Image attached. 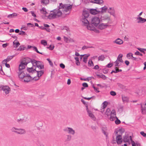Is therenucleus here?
Wrapping results in <instances>:
<instances>
[{
	"label": "nucleus",
	"mask_w": 146,
	"mask_h": 146,
	"mask_svg": "<svg viewBox=\"0 0 146 146\" xmlns=\"http://www.w3.org/2000/svg\"><path fill=\"white\" fill-rule=\"evenodd\" d=\"M108 10V13H110L111 15H113L114 17H115V10L113 7H110Z\"/></svg>",
	"instance_id": "nucleus-12"
},
{
	"label": "nucleus",
	"mask_w": 146,
	"mask_h": 146,
	"mask_svg": "<svg viewBox=\"0 0 146 146\" xmlns=\"http://www.w3.org/2000/svg\"><path fill=\"white\" fill-rule=\"evenodd\" d=\"M89 25H87V28L88 30L92 31H94L95 29V28L93 26L94 25H92V24L91 25L88 24Z\"/></svg>",
	"instance_id": "nucleus-25"
},
{
	"label": "nucleus",
	"mask_w": 146,
	"mask_h": 146,
	"mask_svg": "<svg viewBox=\"0 0 146 146\" xmlns=\"http://www.w3.org/2000/svg\"><path fill=\"white\" fill-rule=\"evenodd\" d=\"M134 54L135 55H139L141 56H143V54L138 51H137Z\"/></svg>",
	"instance_id": "nucleus-49"
},
{
	"label": "nucleus",
	"mask_w": 146,
	"mask_h": 146,
	"mask_svg": "<svg viewBox=\"0 0 146 146\" xmlns=\"http://www.w3.org/2000/svg\"><path fill=\"white\" fill-rule=\"evenodd\" d=\"M54 46H52L51 45H50L49 47H47V48L51 50H52L54 49Z\"/></svg>",
	"instance_id": "nucleus-53"
},
{
	"label": "nucleus",
	"mask_w": 146,
	"mask_h": 146,
	"mask_svg": "<svg viewBox=\"0 0 146 146\" xmlns=\"http://www.w3.org/2000/svg\"><path fill=\"white\" fill-rule=\"evenodd\" d=\"M89 16V11L86 10L83 11L82 15L80 18V21L83 25L86 26L89 24V21L90 20Z\"/></svg>",
	"instance_id": "nucleus-2"
},
{
	"label": "nucleus",
	"mask_w": 146,
	"mask_h": 146,
	"mask_svg": "<svg viewBox=\"0 0 146 146\" xmlns=\"http://www.w3.org/2000/svg\"><path fill=\"white\" fill-rule=\"evenodd\" d=\"M107 77L104 75L102 74L101 78L104 80H106Z\"/></svg>",
	"instance_id": "nucleus-63"
},
{
	"label": "nucleus",
	"mask_w": 146,
	"mask_h": 146,
	"mask_svg": "<svg viewBox=\"0 0 146 146\" xmlns=\"http://www.w3.org/2000/svg\"><path fill=\"white\" fill-rule=\"evenodd\" d=\"M33 50L35 51L37 53L40 54H42L41 52H40L38 50V49L37 48L35 47V46H33Z\"/></svg>",
	"instance_id": "nucleus-44"
},
{
	"label": "nucleus",
	"mask_w": 146,
	"mask_h": 146,
	"mask_svg": "<svg viewBox=\"0 0 146 146\" xmlns=\"http://www.w3.org/2000/svg\"><path fill=\"white\" fill-rule=\"evenodd\" d=\"M115 117H114V116H113V115H111L110 119L111 121H113L115 119Z\"/></svg>",
	"instance_id": "nucleus-50"
},
{
	"label": "nucleus",
	"mask_w": 146,
	"mask_h": 146,
	"mask_svg": "<svg viewBox=\"0 0 146 146\" xmlns=\"http://www.w3.org/2000/svg\"><path fill=\"white\" fill-rule=\"evenodd\" d=\"M93 88H94V90L98 93L100 91L98 90L99 88L95 87L94 86H93Z\"/></svg>",
	"instance_id": "nucleus-52"
},
{
	"label": "nucleus",
	"mask_w": 146,
	"mask_h": 146,
	"mask_svg": "<svg viewBox=\"0 0 146 146\" xmlns=\"http://www.w3.org/2000/svg\"><path fill=\"white\" fill-rule=\"evenodd\" d=\"M49 0H41L40 2L43 5H46L49 4Z\"/></svg>",
	"instance_id": "nucleus-23"
},
{
	"label": "nucleus",
	"mask_w": 146,
	"mask_h": 146,
	"mask_svg": "<svg viewBox=\"0 0 146 146\" xmlns=\"http://www.w3.org/2000/svg\"><path fill=\"white\" fill-rule=\"evenodd\" d=\"M19 77L21 79L23 80L24 77L28 74L26 71H18L17 72Z\"/></svg>",
	"instance_id": "nucleus-6"
},
{
	"label": "nucleus",
	"mask_w": 146,
	"mask_h": 146,
	"mask_svg": "<svg viewBox=\"0 0 146 146\" xmlns=\"http://www.w3.org/2000/svg\"><path fill=\"white\" fill-rule=\"evenodd\" d=\"M108 71V70L106 69H104L102 70V72L104 74H107Z\"/></svg>",
	"instance_id": "nucleus-54"
},
{
	"label": "nucleus",
	"mask_w": 146,
	"mask_h": 146,
	"mask_svg": "<svg viewBox=\"0 0 146 146\" xmlns=\"http://www.w3.org/2000/svg\"><path fill=\"white\" fill-rule=\"evenodd\" d=\"M27 65L23 64L21 62L20 64L19 65L18 71H22L24 69Z\"/></svg>",
	"instance_id": "nucleus-21"
},
{
	"label": "nucleus",
	"mask_w": 146,
	"mask_h": 146,
	"mask_svg": "<svg viewBox=\"0 0 146 146\" xmlns=\"http://www.w3.org/2000/svg\"><path fill=\"white\" fill-rule=\"evenodd\" d=\"M91 23L94 26L97 27L100 23V19L99 17H95L92 19Z\"/></svg>",
	"instance_id": "nucleus-4"
},
{
	"label": "nucleus",
	"mask_w": 146,
	"mask_h": 146,
	"mask_svg": "<svg viewBox=\"0 0 146 146\" xmlns=\"http://www.w3.org/2000/svg\"><path fill=\"white\" fill-rule=\"evenodd\" d=\"M39 28L41 29L45 30H46L47 32H50V29L49 28H46L44 27V26H42L39 27Z\"/></svg>",
	"instance_id": "nucleus-32"
},
{
	"label": "nucleus",
	"mask_w": 146,
	"mask_h": 146,
	"mask_svg": "<svg viewBox=\"0 0 146 146\" xmlns=\"http://www.w3.org/2000/svg\"><path fill=\"white\" fill-rule=\"evenodd\" d=\"M10 90V88L7 86H5L3 90L6 94H8L9 93V91Z\"/></svg>",
	"instance_id": "nucleus-20"
},
{
	"label": "nucleus",
	"mask_w": 146,
	"mask_h": 146,
	"mask_svg": "<svg viewBox=\"0 0 146 146\" xmlns=\"http://www.w3.org/2000/svg\"><path fill=\"white\" fill-rule=\"evenodd\" d=\"M38 68L39 69H42L44 68V66L43 65L41 64V62L39 61H38L37 63L35 65V68Z\"/></svg>",
	"instance_id": "nucleus-13"
},
{
	"label": "nucleus",
	"mask_w": 146,
	"mask_h": 146,
	"mask_svg": "<svg viewBox=\"0 0 146 146\" xmlns=\"http://www.w3.org/2000/svg\"><path fill=\"white\" fill-rule=\"evenodd\" d=\"M119 61H118V60H116L115 62V67H117V66H119Z\"/></svg>",
	"instance_id": "nucleus-57"
},
{
	"label": "nucleus",
	"mask_w": 146,
	"mask_h": 146,
	"mask_svg": "<svg viewBox=\"0 0 146 146\" xmlns=\"http://www.w3.org/2000/svg\"><path fill=\"white\" fill-rule=\"evenodd\" d=\"M119 131H120V129L119 130H115L114 133L115 135H117V136L116 137V140L117 144H120L122 142V137L121 135V134H118V133Z\"/></svg>",
	"instance_id": "nucleus-3"
},
{
	"label": "nucleus",
	"mask_w": 146,
	"mask_h": 146,
	"mask_svg": "<svg viewBox=\"0 0 146 146\" xmlns=\"http://www.w3.org/2000/svg\"><path fill=\"white\" fill-rule=\"evenodd\" d=\"M113 63H109L106 65V66L108 68H110L113 66Z\"/></svg>",
	"instance_id": "nucleus-56"
},
{
	"label": "nucleus",
	"mask_w": 146,
	"mask_h": 146,
	"mask_svg": "<svg viewBox=\"0 0 146 146\" xmlns=\"http://www.w3.org/2000/svg\"><path fill=\"white\" fill-rule=\"evenodd\" d=\"M91 3L100 4L104 3L103 0H89Z\"/></svg>",
	"instance_id": "nucleus-15"
},
{
	"label": "nucleus",
	"mask_w": 146,
	"mask_h": 146,
	"mask_svg": "<svg viewBox=\"0 0 146 146\" xmlns=\"http://www.w3.org/2000/svg\"><path fill=\"white\" fill-rule=\"evenodd\" d=\"M23 79L24 82H28L32 80V77L29 74H28L24 77Z\"/></svg>",
	"instance_id": "nucleus-10"
},
{
	"label": "nucleus",
	"mask_w": 146,
	"mask_h": 146,
	"mask_svg": "<svg viewBox=\"0 0 146 146\" xmlns=\"http://www.w3.org/2000/svg\"><path fill=\"white\" fill-rule=\"evenodd\" d=\"M15 56V55L8 56H7V60H8V61H10Z\"/></svg>",
	"instance_id": "nucleus-47"
},
{
	"label": "nucleus",
	"mask_w": 146,
	"mask_h": 146,
	"mask_svg": "<svg viewBox=\"0 0 146 146\" xmlns=\"http://www.w3.org/2000/svg\"><path fill=\"white\" fill-rule=\"evenodd\" d=\"M102 104V108H105L106 107L107 105L108 102L106 101H105Z\"/></svg>",
	"instance_id": "nucleus-45"
},
{
	"label": "nucleus",
	"mask_w": 146,
	"mask_h": 146,
	"mask_svg": "<svg viewBox=\"0 0 146 146\" xmlns=\"http://www.w3.org/2000/svg\"><path fill=\"white\" fill-rule=\"evenodd\" d=\"M25 33L22 31H20V33H19V35H25Z\"/></svg>",
	"instance_id": "nucleus-61"
},
{
	"label": "nucleus",
	"mask_w": 146,
	"mask_h": 146,
	"mask_svg": "<svg viewBox=\"0 0 146 146\" xmlns=\"http://www.w3.org/2000/svg\"><path fill=\"white\" fill-rule=\"evenodd\" d=\"M131 136H129L128 135H125L123 137V139H122V141L124 143L127 142L129 145L131 144Z\"/></svg>",
	"instance_id": "nucleus-5"
},
{
	"label": "nucleus",
	"mask_w": 146,
	"mask_h": 146,
	"mask_svg": "<svg viewBox=\"0 0 146 146\" xmlns=\"http://www.w3.org/2000/svg\"><path fill=\"white\" fill-rule=\"evenodd\" d=\"M32 14V15L35 17H36V15L34 11H31L30 12Z\"/></svg>",
	"instance_id": "nucleus-62"
},
{
	"label": "nucleus",
	"mask_w": 146,
	"mask_h": 146,
	"mask_svg": "<svg viewBox=\"0 0 146 146\" xmlns=\"http://www.w3.org/2000/svg\"><path fill=\"white\" fill-rule=\"evenodd\" d=\"M26 120H25L24 119H17V121L19 123H22L23 122H25Z\"/></svg>",
	"instance_id": "nucleus-37"
},
{
	"label": "nucleus",
	"mask_w": 146,
	"mask_h": 146,
	"mask_svg": "<svg viewBox=\"0 0 146 146\" xmlns=\"http://www.w3.org/2000/svg\"><path fill=\"white\" fill-rule=\"evenodd\" d=\"M41 43L44 46L47 45V41L45 40H42L41 41Z\"/></svg>",
	"instance_id": "nucleus-42"
},
{
	"label": "nucleus",
	"mask_w": 146,
	"mask_h": 146,
	"mask_svg": "<svg viewBox=\"0 0 146 146\" xmlns=\"http://www.w3.org/2000/svg\"><path fill=\"white\" fill-rule=\"evenodd\" d=\"M0 73L2 74H4V73L2 69V67L1 66H0Z\"/></svg>",
	"instance_id": "nucleus-59"
},
{
	"label": "nucleus",
	"mask_w": 146,
	"mask_h": 146,
	"mask_svg": "<svg viewBox=\"0 0 146 146\" xmlns=\"http://www.w3.org/2000/svg\"><path fill=\"white\" fill-rule=\"evenodd\" d=\"M47 60H48V62H49V64L50 65L52 66H53V63L50 60V59L49 58H47Z\"/></svg>",
	"instance_id": "nucleus-51"
},
{
	"label": "nucleus",
	"mask_w": 146,
	"mask_h": 146,
	"mask_svg": "<svg viewBox=\"0 0 146 146\" xmlns=\"http://www.w3.org/2000/svg\"><path fill=\"white\" fill-rule=\"evenodd\" d=\"M38 61H36L34 59H31V62L33 64V66L35 68V65L37 63Z\"/></svg>",
	"instance_id": "nucleus-29"
},
{
	"label": "nucleus",
	"mask_w": 146,
	"mask_h": 146,
	"mask_svg": "<svg viewBox=\"0 0 146 146\" xmlns=\"http://www.w3.org/2000/svg\"><path fill=\"white\" fill-rule=\"evenodd\" d=\"M31 61V59L27 57L23 58L21 60V62L22 64L27 65Z\"/></svg>",
	"instance_id": "nucleus-7"
},
{
	"label": "nucleus",
	"mask_w": 146,
	"mask_h": 146,
	"mask_svg": "<svg viewBox=\"0 0 146 146\" xmlns=\"http://www.w3.org/2000/svg\"><path fill=\"white\" fill-rule=\"evenodd\" d=\"M108 26V25L106 23H102L99 25L98 28L100 30H102L106 28Z\"/></svg>",
	"instance_id": "nucleus-19"
},
{
	"label": "nucleus",
	"mask_w": 146,
	"mask_h": 146,
	"mask_svg": "<svg viewBox=\"0 0 146 146\" xmlns=\"http://www.w3.org/2000/svg\"><path fill=\"white\" fill-rule=\"evenodd\" d=\"M140 134L144 137H146V133H145L143 131H141L140 132Z\"/></svg>",
	"instance_id": "nucleus-60"
},
{
	"label": "nucleus",
	"mask_w": 146,
	"mask_h": 146,
	"mask_svg": "<svg viewBox=\"0 0 146 146\" xmlns=\"http://www.w3.org/2000/svg\"><path fill=\"white\" fill-rule=\"evenodd\" d=\"M100 9L101 10L100 11L99 10L100 13H104L106 12L108 9V7L107 6H105L104 7L100 8Z\"/></svg>",
	"instance_id": "nucleus-18"
},
{
	"label": "nucleus",
	"mask_w": 146,
	"mask_h": 146,
	"mask_svg": "<svg viewBox=\"0 0 146 146\" xmlns=\"http://www.w3.org/2000/svg\"><path fill=\"white\" fill-rule=\"evenodd\" d=\"M133 54L131 52H129L127 54L126 57L128 59H131L132 57H133Z\"/></svg>",
	"instance_id": "nucleus-33"
},
{
	"label": "nucleus",
	"mask_w": 146,
	"mask_h": 146,
	"mask_svg": "<svg viewBox=\"0 0 146 146\" xmlns=\"http://www.w3.org/2000/svg\"><path fill=\"white\" fill-rule=\"evenodd\" d=\"M111 115H113L114 116H115L116 114V111L115 110L113 109L110 112Z\"/></svg>",
	"instance_id": "nucleus-48"
},
{
	"label": "nucleus",
	"mask_w": 146,
	"mask_h": 146,
	"mask_svg": "<svg viewBox=\"0 0 146 146\" xmlns=\"http://www.w3.org/2000/svg\"><path fill=\"white\" fill-rule=\"evenodd\" d=\"M26 133V131L24 129L19 128L18 129L16 133L18 134L22 135L25 134Z\"/></svg>",
	"instance_id": "nucleus-14"
},
{
	"label": "nucleus",
	"mask_w": 146,
	"mask_h": 146,
	"mask_svg": "<svg viewBox=\"0 0 146 146\" xmlns=\"http://www.w3.org/2000/svg\"><path fill=\"white\" fill-rule=\"evenodd\" d=\"M110 94L112 96H115L116 95V92L113 91H111L110 92Z\"/></svg>",
	"instance_id": "nucleus-55"
},
{
	"label": "nucleus",
	"mask_w": 146,
	"mask_h": 146,
	"mask_svg": "<svg viewBox=\"0 0 146 146\" xmlns=\"http://www.w3.org/2000/svg\"><path fill=\"white\" fill-rule=\"evenodd\" d=\"M36 72H37V76L38 77L42 75L44 73L43 70L38 71L36 70Z\"/></svg>",
	"instance_id": "nucleus-24"
},
{
	"label": "nucleus",
	"mask_w": 146,
	"mask_h": 146,
	"mask_svg": "<svg viewBox=\"0 0 146 146\" xmlns=\"http://www.w3.org/2000/svg\"><path fill=\"white\" fill-rule=\"evenodd\" d=\"M89 56H90V54H85V56L83 57V61L85 63H86L88 58Z\"/></svg>",
	"instance_id": "nucleus-28"
},
{
	"label": "nucleus",
	"mask_w": 146,
	"mask_h": 146,
	"mask_svg": "<svg viewBox=\"0 0 146 146\" xmlns=\"http://www.w3.org/2000/svg\"><path fill=\"white\" fill-rule=\"evenodd\" d=\"M89 12V13H90L92 15H96L100 13L99 10L97 9H90Z\"/></svg>",
	"instance_id": "nucleus-11"
},
{
	"label": "nucleus",
	"mask_w": 146,
	"mask_h": 146,
	"mask_svg": "<svg viewBox=\"0 0 146 146\" xmlns=\"http://www.w3.org/2000/svg\"><path fill=\"white\" fill-rule=\"evenodd\" d=\"M13 44L14 45V46L16 48L20 45V43L19 42H15V41H14L13 42Z\"/></svg>",
	"instance_id": "nucleus-34"
},
{
	"label": "nucleus",
	"mask_w": 146,
	"mask_h": 146,
	"mask_svg": "<svg viewBox=\"0 0 146 146\" xmlns=\"http://www.w3.org/2000/svg\"><path fill=\"white\" fill-rule=\"evenodd\" d=\"M115 118L116 119V120L115 121V123L117 125L121 123L119 119L116 116H115Z\"/></svg>",
	"instance_id": "nucleus-38"
},
{
	"label": "nucleus",
	"mask_w": 146,
	"mask_h": 146,
	"mask_svg": "<svg viewBox=\"0 0 146 146\" xmlns=\"http://www.w3.org/2000/svg\"><path fill=\"white\" fill-rule=\"evenodd\" d=\"M18 128H16L14 127H13L11 129V131L12 132L17 133V131Z\"/></svg>",
	"instance_id": "nucleus-41"
},
{
	"label": "nucleus",
	"mask_w": 146,
	"mask_h": 146,
	"mask_svg": "<svg viewBox=\"0 0 146 146\" xmlns=\"http://www.w3.org/2000/svg\"><path fill=\"white\" fill-rule=\"evenodd\" d=\"M72 7V5L60 3L58 8L51 11L50 14L48 16V18L52 19L60 17L61 16L63 17L69 15L70 13Z\"/></svg>",
	"instance_id": "nucleus-1"
},
{
	"label": "nucleus",
	"mask_w": 146,
	"mask_h": 146,
	"mask_svg": "<svg viewBox=\"0 0 146 146\" xmlns=\"http://www.w3.org/2000/svg\"><path fill=\"white\" fill-rule=\"evenodd\" d=\"M17 16V14L15 13H13L12 14H11L8 15V17H16Z\"/></svg>",
	"instance_id": "nucleus-39"
},
{
	"label": "nucleus",
	"mask_w": 146,
	"mask_h": 146,
	"mask_svg": "<svg viewBox=\"0 0 146 146\" xmlns=\"http://www.w3.org/2000/svg\"><path fill=\"white\" fill-rule=\"evenodd\" d=\"M114 43L118 44H121L123 43V41L119 38H117L113 41Z\"/></svg>",
	"instance_id": "nucleus-22"
},
{
	"label": "nucleus",
	"mask_w": 146,
	"mask_h": 146,
	"mask_svg": "<svg viewBox=\"0 0 146 146\" xmlns=\"http://www.w3.org/2000/svg\"><path fill=\"white\" fill-rule=\"evenodd\" d=\"M123 56V55L122 54H119L118 56L117 60L118 61L120 62H123V61L122 59V57Z\"/></svg>",
	"instance_id": "nucleus-26"
},
{
	"label": "nucleus",
	"mask_w": 146,
	"mask_h": 146,
	"mask_svg": "<svg viewBox=\"0 0 146 146\" xmlns=\"http://www.w3.org/2000/svg\"><path fill=\"white\" fill-rule=\"evenodd\" d=\"M67 137L65 140V141H69L71 140L72 136L70 135H67Z\"/></svg>",
	"instance_id": "nucleus-36"
},
{
	"label": "nucleus",
	"mask_w": 146,
	"mask_h": 146,
	"mask_svg": "<svg viewBox=\"0 0 146 146\" xmlns=\"http://www.w3.org/2000/svg\"><path fill=\"white\" fill-rule=\"evenodd\" d=\"M137 19L138 20L137 22L138 23H143L146 21V19L142 18L140 17H137Z\"/></svg>",
	"instance_id": "nucleus-17"
},
{
	"label": "nucleus",
	"mask_w": 146,
	"mask_h": 146,
	"mask_svg": "<svg viewBox=\"0 0 146 146\" xmlns=\"http://www.w3.org/2000/svg\"><path fill=\"white\" fill-rule=\"evenodd\" d=\"M26 48V47L25 46L23 45H22L20 46L17 49V51H23Z\"/></svg>",
	"instance_id": "nucleus-27"
},
{
	"label": "nucleus",
	"mask_w": 146,
	"mask_h": 146,
	"mask_svg": "<svg viewBox=\"0 0 146 146\" xmlns=\"http://www.w3.org/2000/svg\"><path fill=\"white\" fill-rule=\"evenodd\" d=\"M122 100L123 102H128V98L126 96H124L122 95Z\"/></svg>",
	"instance_id": "nucleus-30"
},
{
	"label": "nucleus",
	"mask_w": 146,
	"mask_h": 146,
	"mask_svg": "<svg viewBox=\"0 0 146 146\" xmlns=\"http://www.w3.org/2000/svg\"><path fill=\"white\" fill-rule=\"evenodd\" d=\"M137 49L141 52L143 53L144 54L145 53V52L144 51V48H138Z\"/></svg>",
	"instance_id": "nucleus-58"
},
{
	"label": "nucleus",
	"mask_w": 146,
	"mask_h": 146,
	"mask_svg": "<svg viewBox=\"0 0 146 146\" xmlns=\"http://www.w3.org/2000/svg\"><path fill=\"white\" fill-rule=\"evenodd\" d=\"M40 11L41 13L44 15H46L47 13L46 11V9L44 7H43L40 9Z\"/></svg>",
	"instance_id": "nucleus-31"
},
{
	"label": "nucleus",
	"mask_w": 146,
	"mask_h": 146,
	"mask_svg": "<svg viewBox=\"0 0 146 146\" xmlns=\"http://www.w3.org/2000/svg\"><path fill=\"white\" fill-rule=\"evenodd\" d=\"M105 58V57L104 55H102L99 56L98 57V60L101 61H103Z\"/></svg>",
	"instance_id": "nucleus-35"
},
{
	"label": "nucleus",
	"mask_w": 146,
	"mask_h": 146,
	"mask_svg": "<svg viewBox=\"0 0 146 146\" xmlns=\"http://www.w3.org/2000/svg\"><path fill=\"white\" fill-rule=\"evenodd\" d=\"M63 131L65 132H67L68 133L72 135H74L75 133V131L71 127H66L63 129Z\"/></svg>",
	"instance_id": "nucleus-8"
},
{
	"label": "nucleus",
	"mask_w": 146,
	"mask_h": 146,
	"mask_svg": "<svg viewBox=\"0 0 146 146\" xmlns=\"http://www.w3.org/2000/svg\"><path fill=\"white\" fill-rule=\"evenodd\" d=\"M86 110L88 112V115L89 117H90V118H91V119L93 120L94 121H96V117L94 116V115L91 112V111H89L88 110V106L87 105V106H86Z\"/></svg>",
	"instance_id": "nucleus-9"
},
{
	"label": "nucleus",
	"mask_w": 146,
	"mask_h": 146,
	"mask_svg": "<svg viewBox=\"0 0 146 146\" xmlns=\"http://www.w3.org/2000/svg\"><path fill=\"white\" fill-rule=\"evenodd\" d=\"M88 64V66H93L94 65V64L92 60H89Z\"/></svg>",
	"instance_id": "nucleus-46"
},
{
	"label": "nucleus",
	"mask_w": 146,
	"mask_h": 146,
	"mask_svg": "<svg viewBox=\"0 0 146 146\" xmlns=\"http://www.w3.org/2000/svg\"><path fill=\"white\" fill-rule=\"evenodd\" d=\"M27 71L29 73L32 72L33 73L36 72V68L32 66L31 68H27Z\"/></svg>",
	"instance_id": "nucleus-16"
},
{
	"label": "nucleus",
	"mask_w": 146,
	"mask_h": 146,
	"mask_svg": "<svg viewBox=\"0 0 146 146\" xmlns=\"http://www.w3.org/2000/svg\"><path fill=\"white\" fill-rule=\"evenodd\" d=\"M82 86L84 87H88V84L86 83H84L82 84Z\"/></svg>",
	"instance_id": "nucleus-64"
},
{
	"label": "nucleus",
	"mask_w": 146,
	"mask_h": 146,
	"mask_svg": "<svg viewBox=\"0 0 146 146\" xmlns=\"http://www.w3.org/2000/svg\"><path fill=\"white\" fill-rule=\"evenodd\" d=\"M130 137H131V142L132 146H136V143H135V142L133 140L131 136H130Z\"/></svg>",
	"instance_id": "nucleus-43"
},
{
	"label": "nucleus",
	"mask_w": 146,
	"mask_h": 146,
	"mask_svg": "<svg viewBox=\"0 0 146 146\" xmlns=\"http://www.w3.org/2000/svg\"><path fill=\"white\" fill-rule=\"evenodd\" d=\"M110 108H108L106 110V114L108 116H109L110 114Z\"/></svg>",
	"instance_id": "nucleus-40"
}]
</instances>
